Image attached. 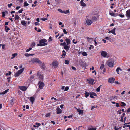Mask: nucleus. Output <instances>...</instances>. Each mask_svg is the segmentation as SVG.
I'll return each mask as SVG.
<instances>
[{
  "label": "nucleus",
  "mask_w": 130,
  "mask_h": 130,
  "mask_svg": "<svg viewBox=\"0 0 130 130\" xmlns=\"http://www.w3.org/2000/svg\"><path fill=\"white\" fill-rule=\"evenodd\" d=\"M114 62L113 60L112 59L111 60H109L107 62L108 66L110 67H112L113 66Z\"/></svg>",
  "instance_id": "nucleus-3"
},
{
  "label": "nucleus",
  "mask_w": 130,
  "mask_h": 130,
  "mask_svg": "<svg viewBox=\"0 0 130 130\" xmlns=\"http://www.w3.org/2000/svg\"><path fill=\"white\" fill-rule=\"evenodd\" d=\"M97 18L95 16H93L91 19V20L92 22H95L97 20Z\"/></svg>",
  "instance_id": "nucleus-12"
},
{
  "label": "nucleus",
  "mask_w": 130,
  "mask_h": 130,
  "mask_svg": "<svg viewBox=\"0 0 130 130\" xmlns=\"http://www.w3.org/2000/svg\"><path fill=\"white\" fill-rule=\"evenodd\" d=\"M115 79L113 78H110L108 79V82L110 83H113L114 82Z\"/></svg>",
  "instance_id": "nucleus-7"
},
{
  "label": "nucleus",
  "mask_w": 130,
  "mask_h": 130,
  "mask_svg": "<svg viewBox=\"0 0 130 130\" xmlns=\"http://www.w3.org/2000/svg\"><path fill=\"white\" fill-rule=\"evenodd\" d=\"M63 31L64 34H67V32L66 31V29H64L63 30Z\"/></svg>",
  "instance_id": "nucleus-43"
},
{
  "label": "nucleus",
  "mask_w": 130,
  "mask_h": 130,
  "mask_svg": "<svg viewBox=\"0 0 130 130\" xmlns=\"http://www.w3.org/2000/svg\"><path fill=\"white\" fill-rule=\"evenodd\" d=\"M88 130H96V128L94 127H89L88 129Z\"/></svg>",
  "instance_id": "nucleus-27"
},
{
  "label": "nucleus",
  "mask_w": 130,
  "mask_h": 130,
  "mask_svg": "<svg viewBox=\"0 0 130 130\" xmlns=\"http://www.w3.org/2000/svg\"><path fill=\"white\" fill-rule=\"evenodd\" d=\"M23 11V8H22L21 10H19L18 11L19 13H21Z\"/></svg>",
  "instance_id": "nucleus-40"
},
{
  "label": "nucleus",
  "mask_w": 130,
  "mask_h": 130,
  "mask_svg": "<svg viewBox=\"0 0 130 130\" xmlns=\"http://www.w3.org/2000/svg\"><path fill=\"white\" fill-rule=\"evenodd\" d=\"M101 55L104 57H105L107 55V53L105 51H102L101 53Z\"/></svg>",
  "instance_id": "nucleus-8"
},
{
  "label": "nucleus",
  "mask_w": 130,
  "mask_h": 130,
  "mask_svg": "<svg viewBox=\"0 0 130 130\" xmlns=\"http://www.w3.org/2000/svg\"><path fill=\"white\" fill-rule=\"evenodd\" d=\"M52 64L54 66H57L58 65V64L57 62H54L52 63Z\"/></svg>",
  "instance_id": "nucleus-20"
},
{
  "label": "nucleus",
  "mask_w": 130,
  "mask_h": 130,
  "mask_svg": "<svg viewBox=\"0 0 130 130\" xmlns=\"http://www.w3.org/2000/svg\"><path fill=\"white\" fill-rule=\"evenodd\" d=\"M20 74H19V73H18V72H17V73H15L14 75L15 77H18Z\"/></svg>",
  "instance_id": "nucleus-33"
},
{
  "label": "nucleus",
  "mask_w": 130,
  "mask_h": 130,
  "mask_svg": "<svg viewBox=\"0 0 130 130\" xmlns=\"http://www.w3.org/2000/svg\"><path fill=\"white\" fill-rule=\"evenodd\" d=\"M20 89L21 90L23 91H25L27 89V88L25 86H21L19 87Z\"/></svg>",
  "instance_id": "nucleus-11"
},
{
  "label": "nucleus",
  "mask_w": 130,
  "mask_h": 130,
  "mask_svg": "<svg viewBox=\"0 0 130 130\" xmlns=\"http://www.w3.org/2000/svg\"><path fill=\"white\" fill-rule=\"evenodd\" d=\"M34 77L33 76L31 75L30 76V78L29 79V80L31 81L32 79H33Z\"/></svg>",
  "instance_id": "nucleus-39"
},
{
  "label": "nucleus",
  "mask_w": 130,
  "mask_h": 130,
  "mask_svg": "<svg viewBox=\"0 0 130 130\" xmlns=\"http://www.w3.org/2000/svg\"><path fill=\"white\" fill-rule=\"evenodd\" d=\"M125 15L127 18H130V9H128L126 11Z\"/></svg>",
  "instance_id": "nucleus-6"
},
{
  "label": "nucleus",
  "mask_w": 130,
  "mask_h": 130,
  "mask_svg": "<svg viewBox=\"0 0 130 130\" xmlns=\"http://www.w3.org/2000/svg\"><path fill=\"white\" fill-rule=\"evenodd\" d=\"M118 96H112V97L110 98V100H112L114 99H117Z\"/></svg>",
  "instance_id": "nucleus-18"
},
{
  "label": "nucleus",
  "mask_w": 130,
  "mask_h": 130,
  "mask_svg": "<svg viewBox=\"0 0 130 130\" xmlns=\"http://www.w3.org/2000/svg\"><path fill=\"white\" fill-rule=\"evenodd\" d=\"M15 20H19L20 18V17L18 15L16 14L15 15Z\"/></svg>",
  "instance_id": "nucleus-29"
},
{
  "label": "nucleus",
  "mask_w": 130,
  "mask_h": 130,
  "mask_svg": "<svg viewBox=\"0 0 130 130\" xmlns=\"http://www.w3.org/2000/svg\"><path fill=\"white\" fill-rule=\"evenodd\" d=\"M121 106H125L126 105V104L125 103L123 102H121Z\"/></svg>",
  "instance_id": "nucleus-36"
},
{
  "label": "nucleus",
  "mask_w": 130,
  "mask_h": 130,
  "mask_svg": "<svg viewBox=\"0 0 130 130\" xmlns=\"http://www.w3.org/2000/svg\"><path fill=\"white\" fill-rule=\"evenodd\" d=\"M12 3H11L10 4H9L8 5V6L9 8H10L11 7V6H12Z\"/></svg>",
  "instance_id": "nucleus-52"
},
{
  "label": "nucleus",
  "mask_w": 130,
  "mask_h": 130,
  "mask_svg": "<svg viewBox=\"0 0 130 130\" xmlns=\"http://www.w3.org/2000/svg\"><path fill=\"white\" fill-rule=\"evenodd\" d=\"M38 85H39V87L41 89H42L43 88V87L44 86V84L42 82H40V81L38 84Z\"/></svg>",
  "instance_id": "nucleus-5"
},
{
  "label": "nucleus",
  "mask_w": 130,
  "mask_h": 130,
  "mask_svg": "<svg viewBox=\"0 0 130 130\" xmlns=\"http://www.w3.org/2000/svg\"><path fill=\"white\" fill-rule=\"evenodd\" d=\"M90 93H88L86 91H85V97L86 98H87L89 95V94Z\"/></svg>",
  "instance_id": "nucleus-28"
},
{
  "label": "nucleus",
  "mask_w": 130,
  "mask_h": 130,
  "mask_svg": "<svg viewBox=\"0 0 130 130\" xmlns=\"http://www.w3.org/2000/svg\"><path fill=\"white\" fill-rule=\"evenodd\" d=\"M119 70L121 71V69L120 68H118L116 70V71L118 74H119Z\"/></svg>",
  "instance_id": "nucleus-30"
},
{
  "label": "nucleus",
  "mask_w": 130,
  "mask_h": 130,
  "mask_svg": "<svg viewBox=\"0 0 130 130\" xmlns=\"http://www.w3.org/2000/svg\"><path fill=\"white\" fill-rule=\"evenodd\" d=\"M87 81L88 83L90 84H93L95 83V82H94V80L93 79L90 78L88 79H87Z\"/></svg>",
  "instance_id": "nucleus-4"
},
{
  "label": "nucleus",
  "mask_w": 130,
  "mask_h": 130,
  "mask_svg": "<svg viewBox=\"0 0 130 130\" xmlns=\"http://www.w3.org/2000/svg\"><path fill=\"white\" fill-rule=\"evenodd\" d=\"M82 55L84 56H87V54L85 52H83L82 53Z\"/></svg>",
  "instance_id": "nucleus-34"
},
{
  "label": "nucleus",
  "mask_w": 130,
  "mask_h": 130,
  "mask_svg": "<svg viewBox=\"0 0 130 130\" xmlns=\"http://www.w3.org/2000/svg\"><path fill=\"white\" fill-rule=\"evenodd\" d=\"M65 40L67 43V44H66L70 45L69 44L70 42V39H66Z\"/></svg>",
  "instance_id": "nucleus-17"
},
{
  "label": "nucleus",
  "mask_w": 130,
  "mask_h": 130,
  "mask_svg": "<svg viewBox=\"0 0 130 130\" xmlns=\"http://www.w3.org/2000/svg\"><path fill=\"white\" fill-rule=\"evenodd\" d=\"M65 61V64H69V61L66 60Z\"/></svg>",
  "instance_id": "nucleus-46"
},
{
  "label": "nucleus",
  "mask_w": 130,
  "mask_h": 130,
  "mask_svg": "<svg viewBox=\"0 0 130 130\" xmlns=\"http://www.w3.org/2000/svg\"><path fill=\"white\" fill-rule=\"evenodd\" d=\"M78 112L79 115L82 114L83 112V111L82 110H78Z\"/></svg>",
  "instance_id": "nucleus-22"
},
{
  "label": "nucleus",
  "mask_w": 130,
  "mask_h": 130,
  "mask_svg": "<svg viewBox=\"0 0 130 130\" xmlns=\"http://www.w3.org/2000/svg\"><path fill=\"white\" fill-rule=\"evenodd\" d=\"M116 28H114L112 30H111V31H109L108 33H110V32L112 33L114 35H116V34L115 32V30Z\"/></svg>",
  "instance_id": "nucleus-14"
},
{
  "label": "nucleus",
  "mask_w": 130,
  "mask_h": 130,
  "mask_svg": "<svg viewBox=\"0 0 130 130\" xmlns=\"http://www.w3.org/2000/svg\"><path fill=\"white\" fill-rule=\"evenodd\" d=\"M80 4L82 6H86V4L84 2L80 3Z\"/></svg>",
  "instance_id": "nucleus-32"
},
{
  "label": "nucleus",
  "mask_w": 130,
  "mask_h": 130,
  "mask_svg": "<svg viewBox=\"0 0 130 130\" xmlns=\"http://www.w3.org/2000/svg\"><path fill=\"white\" fill-rule=\"evenodd\" d=\"M21 24L24 26H25L26 25V23L25 21H23L21 22Z\"/></svg>",
  "instance_id": "nucleus-25"
},
{
  "label": "nucleus",
  "mask_w": 130,
  "mask_h": 130,
  "mask_svg": "<svg viewBox=\"0 0 130 130\" xmlns=\"http://www.w3.org/2000/svg\"><path fill=\"white\" fill-rule=\"evenodd\" d=\"M34 55V54H29L27 53H26L25 54V55L26 57H28L30 56H33Z\"/></svg>",
  "instance_id": "nucleus-23"
},
{
  "label": "nucleus",
  "mask_w": 130,
  "mask_h": 130,
  "mask_svg": "<svg viewBox=\"0 0 130 130\" xmlns=\"http://www.w3.org/2000/svg\"><path fill=\"white\" fill-rule=\"evenodd\" d=\"M32 48L31 47L29 48L28 49H27L26 51V52H28L29 51H30L32 49Z\"/></svg>",
  "instance_id": "nucleus-44"
},
{
  "label": "nucleus",
  "mask_w": 130,
  "mask_h": 130,
  "mask_svg": "<svg viewBox=\"0 0 130 130\" xmlns=\"http://www.w3.org/2000/svg\"><path fill=\"white\" fill-rule=\"evenodd\" d=\"M70 45H68L66 44V45H65L64 46V48L65 49L66 51H68L70 48Z\"/></svg>",
  "instance_id": "nucleus-9"
},
{
  "label": "nucleus",
  "mask_w": 130,
  "mask_h": 130,
  "mask_svg": "<svg viewBox=\"0 0 130 130\" xmlns=\"http://www.w3.org/2000/svg\"><path fill=\"white\" fill-rule=\"evenodd\" d=\"M87 38L88 39V41L89 42H91L92 41V38H90L89 37H87Z\"/></svg>",
  "instance_id": "nucleus-42"
},
{
  "label": "nucleus",
  "mask_w": 130,
  "mask_h": 130,
  "mask_svg": "<svg viewBox=\"0 0 130 130\" xmlns=\"http://www.w3.org/2000/svg\"><path fill=\"white\" fill-rule=\"evenodd\" d=\"M24 69V68H22L18 71V73H19L20 74H21L23 72Z\"/></svg>",
  "instance_id": "nucleus-21"
},
{
  "label": "nucleus",
  "mask_w": 130,
  "mask_h": 130,
  "mask_svg": "<svg viewBox=\"0 0 130 130\" xmlns=\"http://www.w3.org/2000/svg\"><path fill=\"white\" fill-rule=\"evenodd\" d=\"M101 86V85L98 88L96 89V91L97 92H99L100 91V87Z\"/></svg>",
  "instance_id": "nucleus-37"
},
{
  "label": "nucleus",
  "mask_w": 130,
  "mask_h": 130,
  "mask_svg": "<svg viewBox=\"0 0 130 130\" xmlns=\"http://www.w3.org/2000/svg\"><path fill=\"white\" fill-rule=\"evenodd\" d=\"M21 8V7L20 6H18L16 7V10H18L19 9Z\"/></svg>",
  "instance_id": "nucleus-62"
},
{
  "label": "nucleus",
  "mask_w": 130,
  "mask_h": 130,
  "mask_svg": "<svg viewBox=\"0 0 130 130\" xmlns=\"http://www.w3.org/2000/svg\"><path fill=\"white\" fill-rule=\"evenodd\" d=\"M58 10L61 13H63V11H62L61 9H58Z\"/></svg>",
  "instance_id": "nucleus-50"
},
{
  "label": "nucleus",
  "mask_w": 130,
  "mask_h": 130,
  "mask_svg": "<svg viewBox=\"0 0 130 130\" xmlns=\"http://www.w3.org/2000/svg\"><path fill=\"white\" fill-rule=\"evenodd\" d=\"M91 93L93 95L95 96H96L97 95H96V94L94 92H93L92 93Z\"/></svg>",
  "instance_id": "nucleus-57"
},
{
  "label": "nucleus",
  "mask_w": 130,
  "mask_h": 130,
  "mask_svg": "<svg viewBox=\"0 0 130 130\" xmlns=\"http://www.w3.org/2000/svg\"><path fill=\"white\" fill-rule=\"evenodd\" d=\"M82 126H79L78 127V129L79 130H81V128L82 127Z\"/></svg>",
  "instance_id": "nucleus-58"
},
{
  "label": "nucleus",
  "mask_w": 130,
  "mask_h": 130,
  "mask_svg": "<svg viewBox=\"0 0 130 130\" xmlns=\"http://www.w3.org/2000/svg\"><path fill=\"white\" fill-rule=\"evenodd\" d=\"M69 88L68 87H66L64 89V91H67L68 90Z\"/></svg>",
  "instance_id": "nucleus-47"
},
{
  "label": "nucleus",
  "mask_w": 130,
  "mask_h": 130,
  "mask_svg": "<svg viewBox=\"0 0 130 130\" xmlns=\"http://www.w3.org/2000/svg\"><path fill=\"white\" fill-rule=\"evenodd\" d=\"M72 69L74 70H76V68L75 67H74L73 66H72Z\"/></svg>",
  "instance_id": "nucleus-59"
},
{
  "label": "nucleus",
  "mask_w": 130,
  "mask_h": 130,
  "mask_svg": "<svg viewBox=\"0 0 130 130\" xmlns=\"http://www.w3.org/2000/svg\"><path fill=\"white\" fill-rule=\"evenodd\" d=\"M47 19V18H41V20H42L43 21H45Z\"/></svg>",
  "instance_id": "nucleus-51"
},
{
  "label": "nucleus",
  "mask_w": 130,
  "mask_h": 130,
  "mask_svg": "<svg viewBox=\"0 0 130 130\" xmlns=\"http://www.w3.org/2000/svg\"><path fill=\"white\" fill-rule=\"evenodd\" d=\"M63 13H64L65 14H67V13L69 12V10H68L66 11H63Z\"/></svg>",
  "instance_id": "nucleus-31"
},
{
  "label": "nucleus",
  "mask_w": 130,
  "mask_h": 130,
  "mask_svg": "<svg viewBox=\"0 0 130 130\" xmlns=\"http://www.w3.org/2000/svg\"><path fill=\"white\" fill-rule=\"evenodd\" d=\"M17 53H14L12 54V57H11V59H13L14 58L15 56H17Z\"/></svg>",
  "instance_id": "nucleus-26"
},
{
  "label": "nucleus",
  "mask_w": 130,
  "mask_h": 130,
  "mask_svg": "<svg viewBox=\"0 0 130 130\" xmlns=\"http://www.w3.org/2000/svg\"><path fill=\"white\" fill-rule=\"evenodd\" d=\"M35 42H33L31 44V46L32 47H33L34 46H35Z\"/></svg>",
  "instance_id": "nucleus-49"
},
{
  "label": "nucleus",
  "mask_w": 130,
  "mask_h": 130,
  "mask_svg": "<svg viewBox=\"0 0 130 130\" xmlns=\"http://www.w3.org/2000/svg\"><path fill=\"white\" fill-rule=\"evenodd\" d=\"M114 129L115 130H118L119 129V128H117L116 126H115L114 127Z\"/></svg>",
  "instance_id": "nucleus-60"
},
{
  "label": "nucleus",
  "mask_w": 130,
  "mask_h": 130,
  "mask_svg": "<svg viewBox=\"0 0 130 130\" xmlns=\"http://www.w3.org/2000/svg\"><path fill=\"white\" fill-rule=\"evenodd\" d=\"M57 113V114H59L61 113L62 112V110L60 109L59 107H57L56 109Z\"/></svg>",
  "instance_id": "nucleus-10"
},
{
  "label": "nucleus",
  "mask_w": 130,
  "mask_h": 130,
  "mask_svg": "<svg viewBox=\"0 0 130 130\" xmlns=\"http://www.w3.org/2000/svg\"><path fill=\"white\" fill-rule=\"evenodd\" d=\"M9 89H7L6 90L4 91L5 93V94L6 93H7Z\"/></svg>",
  "instance_id": "nucleus-61"
},
{
  "label": "nucleus",
  "mask_w": 130,
  "mask_h": 130,
  "mask_svg": "<svg viewBox=\"0 0 130 130\" xmlns=\"http://www.w3.org/2000/svg\"><path fill=\"white\" fill-rule=\"evenodd\" d=\"M5 30L6 31V32H7L8 30H10V29L8 27L6 26H5Z\"/></svg>",
  "instance_id": "nucleus-24"
},
{
  "label": "nucleus",
  "mask_w": 130,
  "mask_h": 130,
  "mask_svg": "<svg viewBox=\"0 0 130 130\" xmlns=\"http://www.w3.org/2000/svg\"><path fill=\"white\" fill-rule=\"evenodd\" d=\"M2 16L3 17H5V12H2Z\"/></svg>",
  "instance_id": "nucleus-48"
},
{
  "label": "nucleus",
  "mask_w": 130,
  "mask_h": 130,
  "mask_svg": "<svg viewBox=\"0 0 130 130\" xmlns=\"http://www.w3.org/2000/svg\"><path fill=\"white\" fill-rule=\"evenodd\" d=\"M89 95H90V97L91 98H94V97L93 96V95L91 93H90Z\"/></svg>",
  "instance_id": "nucleus-45"
},
{
  "label": "nucleus",
  "mask_w": 130,
  "mask_h": 130,
  "mask_svg": "<svg viewBox=\"0 0 130 130\" xmlns=\"http://www.w3.org/2000/svg\"><path fill=\"white\" fill-rule=\"evenodd\" d=\"M29 5V4L27 2H25L24 3V6L26 7Z\"/></svg>",
  "instance_id": "nucleus-35"
},
{
  "label": "nucleus",
  "mask_w": 130,
  "mask_h": 130,
  "mask_svg": "<svg viewBox=\"0 0 130 130\" xmlns=\"http://www.w3.org/2000/svg\"><path fill=\"white\" fill-rule=\"evenodd\" d=\"M64 106V105L63 104H61L60 105V107L61 109H62L63 108V107Z\"/></svg>",
  "instance_id": "nucleus-63"
},
{
  "label": "nucleus",
  "mask_w": 130,
  "mask_h": 130,
  "mask_svg": "<svg viewBox=\"0 0 130 130\" xmlns=\"http://www.w3.org/2000/svg\"><path fill=\"white\" fill-rule=\"evenodd\" d=\"M87 24L88 25H90L92 23L91 20L89 19L87 20L86 21Z\"/></svg>",
  "instance_id": "nucleus-13"
},
{
  "label": "nucleus",
  "mask_w": 130,
  "mask_h": 130,
  "mask_svg": "<svg viewBox=\"0 0 130 130\" xmlns=\"http://www.w3.org/2000/svg\"><path fill=\"white\" fill-rule=\"evenodd\" d=\"M47 45V41L45 39H42L39 41V44H38V46H43L46 45Z\"/></svg>",
  "instance_id": "nucleus-1"
},
{
  "label": "nucleus",
  "mask_w": 130,
  "mask_h": 130,
  "mask_svg": "<svg viewBox=\"0 0 130 130\" xmlns=\"http://www.w3.org/2000/svg\"><path fill=\"white\" fill-rule=\"evenodd\" d=\"M119 16H120L121 18H123L124 17V14L122 15V14H119Z\"/></svg>",
  "instance_id": "nucleus-55"
},
{
  "label": "nucleus",
  "mask_w": 130,
  "mask_h": 130,
  "mask_svg": "<svg viewBox=\"0 0 130 130\" xmlns=\"http://www.w3.org/2000/svg\"><path fill=\"white\" fill-rule=\"evenodd\" d=\"M127 112H130V107L127 110Z\"/></svg>",
  "instance_id": "nucleus-64"
},
{
  "label": "nucleus",
  "mask_w": 130,
  "mask_h": 130,
  "mask_svg": "<svg viewBox=\"0 0 130 130\" xmlns=\"http://www.w3.org/2000/svg\"><path fill=\"white\" fill-rule=\"evenodd\" d=\"M105 39H106L107 40H109L110 39V37H106Z\"/></svg>",
  "instance_id": "nucleus-54"
},
{
  "label": "nucleus",
  "mask_w": 130,
  "mask_h": 130,
  "mask_svg": "<svg viewBox=\"0 0 130 130\" xmlns=\"http://www.w3.org/2000/svg\"><path fill=\"white\" fill-rule=\"evenodd\" d=\"M40 67L41 68L44 70L45 69L46 67L44 63H43L40 66Z\"/></svg>",
  "instance_id": "nucleus-15"
},
{
  "label": "nucleus",
  "mask_w": 130,
  "mask_h": 130,
  "mask_svg": "<svg viewBox=\"0 0 130 130\" xmlns=\"http://www.w3.org/2000/svg\"><path fill=\"white\" fill-rule=\"evenodd\" d=\"M66 45V43L65 42H64L63 43H61L60 44V45H63L64 46Z\"/></svg>",
  "instance_id": "nucleus-41"
},
{
  "label": "nucleus",
  "mask_w": 130,
  "mask_h": 130,
  "mask_svg": "<svg viewBox=\"0 0 130 130\" xmlns=\"http://www.w3.org/2000/svg\"><path fill=\"white\" fill-rule=\"evenodd\" d=\"M50 113H48L47 114H46L45 115V116L46 117H49L50 116Z\"/></svg>",
  "instance_id": "nucleus-53"
},
{
  "label": "nucleus",
  "mask_w": 130,
  "mask_h": 130,
  "mask_svg": "<svg viewBox=\"0 0 130 130\" xmlns=\"http://www.w3.org/2000/svg\"><path fill=\"white\" fill-rule=\"evenodd\" d=\"M30 62L33 63L35 62L37 63L40 64H41L42 63L41 61L39 59L36 58H32L31 61Z\"/></svg>",
  "instance_id": "nucleus-2"
},
{
  "label": "nucleus",
  "mask_w": 130,
  "mask_h": 130,
  "mask_svg": "<svg viewBox=\"0 0 130 130\" xmlns=\"http://www.w3.org/2000/svg\"><path fill=\"white\" fill-rule=\"evenodd\" d=\"M35 98L33 97H31L30 98V101L32 103L34 102Z\"/></svg>",
  "instance_id": "nucleus-16"
},
{
  "label": "nucleus",
  "mask_w": 130,
  "mask_h": 130,
  "mask_svg": "<svg viewBox=\"0 0 130 130\" xmlns=\"http://www.w3.org/2000/svg\"><path fill=\"white\" fill-rule=\"evenodd\" d=\"M104 67V64H102L101 65L100 68L101 70H102L103 68Z\"/></svg>",
  "instance_id": "nucleus-38"
},
{
  "label": "nucleus",
  "mask_w": 130,
  "mask_h": 130,
  "mask_svg": "<svg viewBox=\"0 0 130 130\" xmlns=\"http://www.w3.org/2000/svg\"><path fill=\"white\" fill-rule=\"evenodd\" d=\"M125 115V113H123L121 117V118H123V117H124V116Z\"/></svg>",
  "instance_id": "nucleus-56"
},
{
  "label": "nucleus",
  "mask_w": 130,
  "mask_h": 130,
  "mask_svg": "<svg viewBox=\"0 0 130 130\" xmlns=\"http://www.w3.org/2000/svg\"><path fill=\"white\" fill-rule=\"evenodd\" d=\"M109 14L110 15L112 16L113 17H116L117 16V14H115L113 13V12H112L111 13H110Z\"/></svg>",
  "instance_id": "nucleus-19"
}]
</instances>
